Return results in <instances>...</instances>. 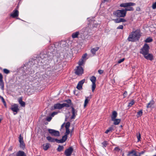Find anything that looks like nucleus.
<instances>
[{
    "mask_svg": "<svg viewBox=\"0 0 156 156\" xmlns=\"http://www.w3.org/2000/svg\"><path fill=\"white\" fill-rule=\"evenodd\" d=\"M73 150V148L72 147H69L65 150L64 154L66 156H70L72 154Z\"/></svg>",
    "mask_w": 156,
    "mask_h": 156,
    "instance_id": "8",
    "label": "nucleus"
},
{
    "mask_svg": "<svg viewBox=\"0 0 156 156\" xmlns=\"http://www.w3.org/2000/svg\"><path fill=\"white\" fill-rule=\"evenodd\" d=\"M102 144L103 145V147H106L107 145L108 144V143L107 141H105L102 143Z\"/></svg>",
    "mask_w": 156,
    "mask_h": 156,
    "instance_id": "41",
    "label": "nucleus"
},
{
    "mask_svg": "<svg viewBox=\"0 0 156 156\" xmlns=\"http://www.w3.org/2000/svg\"><path fill=\"white\" fill-rule=\"evenodd\" d=\"M2 75L0 73V86L2 90L4 89V83L2 82Z\"/></svg>",
    "mask_w": 156,
    "mask_h": 156,
    "instance_id": "20",
    "label": "nucleus"
},
{
    "mask_svg": "<svg viewBox=\"0 0 156 156\" xmlns=\"http://www.w3.org/2000/svg\"><path fill=\"white\" fill-rule=\"evenodd\" d=\"M114 21L115 23H119L121 22H126V20L125 19L122 18L116 19L114 20Z\"/></svg>",
    "mask_w": 156,
    "mask_h": 156,
    "instance_id": "19",
    "label": "nucleus"
},
{
    "mask_svg": "<svg viewBox=\"0 0 156 156\" xmlns=\"http://www.w3.org/2000/svg\"><path fill=\"white\" fill-rule=\"evenodd\" d=\"M99 48V47H96V48H94L91 50V52L93 55H95L96 51H97Z\"/></svg>",
    "mask_w": 156,
    "mask_h": 156,
    "instance_id": "24",
    "label": "nucleus"
},
{
    "mask_svg": "<svg viewBox=\"0 0 156 156\" xmlns=\"http://www.w3.org/2000/svg\"><path fill=\"white\" fill-rule=\"evenodd\" d=\"M134 103V100H132L129 103L128 105V106L131 107L133 105Z\"/></svg>",
    "mask_w": 156,
    "mask_h": 156,
    "instance_id": "39",
    "label": "nucleus"
},
{
    "mask_svg": "<svg viewBox=\"0 0 156 156\" xmlns=\"http://www.w3.org/2000/svg\"><path fill=\"white\" fill-rule=\"evenodd\" d=\"M20 147L23 149L25 148V146L24 142L20 143Z\"/></svg>",
    "mask_w": 156,
    "mask_h": 156,
    "instance_id": "35",
    "label": "nucleus"
},
{
    "mask_svg": "<svg viewBox=\"0 0 156 156\" xmlns=\"http://www.w3.org/2000/svg\"><path fill=\"white\" fill-rule=\"evenodd\" d=\"M127 93L126 91H125L123 94V98H125L127 96Z\"/></svg>",
    "mask_w": 156,
    "mask_h": 156,
    "instance_id": "50",
    "label": "nucleus"
},
{
    "mask_svg": "<svg viewBox=\"0 0 156 156\" xmlns=\"http://www.w3.org/2000/svg\"><path fill=\"white\" fill-rule=\"evenodd\" d=\"M64 124H65V123H64L63 124H62V126H61V127H62V128L63 126H64Z\"/></svg>",
    "mask_w": 156,
    "mask_h": 156,
    "instance_id": "62",
    "label": "nucleus"
},
{
    "mask_svg": "<svg viewBox=\"0 0 156 156\" xmlns=\"http://www.w3.org/2000/svg\"><path fill=\"white\" fill-rule=\"evenodd\" d=\"M150 47L147 44L145 43L143 48L141 49L140 53L142 54L143 56L147 55L149 53Z\"/></svg>",
    "mask_w": 156,
    "mask_h": 156,
    "instance_id": "2",
    "label": "nucleus"
},
{
    "mask_svg": "<svg viewBox=\"0 0 156 156\" xmlns=\"http://www.w3.org/2000/svg\"><path fill=\"white\" fill-rule=\"evenodd\" d=\"M136 40H128L129 41H131L132 42H135L136 41Z\"/></svg>",
    "mask_w": 156,
    "mask_h": 156,
    "instance_id": "57",
    "label": "nucleus"
},
{
    "mask_svg": "<svg viewBox=\"0 0 156 156\" xmlns=\"http://www.w3.org/2000/svg\"><path fill=\"white\" fill-rule=\"evenodd\" d=\"M3 71L5 73L7 74H8L9 72V70L5 69H3Z\"/></svg>",
    "mask_w": 156,
    "mask_h": 156,
    "instance_id": "43",
    "label": "nucleus"
},
{
    "mask_svg": "<svg viewBox=\"0 0 156 156\" xmlns=\"http://www.w3.org/2000/svg\"><path fill=\"white\" fill-rule=\"evenodd\" d=\"M114 15L119 17H124L126 16V12L124 9L117 10L114 12Z\"/></svg>",
    "mask_w": 156,
    "mask_h": 156,
    "instance_id": "3",
    "label": "nucleus"
},
{
    "mask_svg": "<svg viewBox=\"0 0 156 156\" xmlns=\"http://www.w3.org/2000/svg\"><path fill=\"white\" fill-rule=\"evenodd\" d=\"M144 153V151H142L139 153L138 156H141V155L142 154H143Z\"/></svg>",
    "mask_w": 156,
    "mask_h": 156,
    "instance_id": "53",
    "label": "nucleus"
},
{
    "mask_svg": "<svg viewBox=\"0 0 156 156\" xmlns=\"http://www.w3.org/2000/svg\"><path fill=\"white\" fill-rule=\"evenodd\" d=\"M3 103H4V105L5 106H6V103L5 101H4L3 102Z\"/></svg>",
    "mask_w": 156,
    "mask_h": 156,
    "instance_id": "61",
    "label": "nucleus"
},
{
    "mask_svg": "<svg viewBox=\"0 0 156 156\" xmlns=\"http://www.w3.org/2000/svg\"><path fill=\"white\" fill-rule=\"evenodd\" d=\"M85 80L84 79L79 82L76 87V88L78 90H80L82 89L83 85L84 83L85 82Z\"/></svg>",
    "mask_w": 156,
    "mask_h": 156,
    "instance_id": "10",
    "label": "nucleus"
},
{
    "mask_svg": "<svg viewBox=\"0 0 156 156\" xmlns=\"http://www.w3.org/2000/svg\"><path fill=\"white\" fill-rule=\"evenodd\" d=\"M98 25V24H97L96 25H94V27H97Z\"/></svg>",
    "mask_w": 156,
    "mask_h": 156,
    "instance_id": "59",
    "label": "nucleus"
},
{
    "mask_svg": "<svg viewBox=\"0 0 156 156\" xmlns=\"http://www.w3.org/2000/svg\"><path fill=\"white\" fill-rule=\"evenodd\" d=\"M57 112H53V113H52L51 114V116L52 117L54 116L56 114H57Z\"/></svg>",
    "mask_w": 156,
    "mask_h": 156,
    "instance_id": "54",
    "label": "nucleus"
},
{
    "mask_svg": "<svg viewBox=\"0 0 156 156\" xmlns=\"http://www.w3.org/2000/svg\"><path fill=\"white\" fill-rule=\"evenodd\" d=\"M90 80L92 83V90L93 92H94L96 87V84H95L96 77L94 76H92L90 77Z\"/></svg>",
    "mask_w": 156,
    "mask_h": 156,
    "instance_id": "6",
    "label": "nucleus"
},
{
    "mask_svg": "<svg viewBox=\"0 0 156 156\" xmlns=\"http://www.w3.org/2000/svg\"><path fill=\"white\" fill-rule=\"evenodd\" d=\"M111 132L108 129H107L105 132V133L107 134L108 132Z\"/></svg>",
    "mask_w": 156,
    "mask_h": 156,
    "instance_id": "56",
    "label": "nucleus"
},
{
    "mask_svg": "<svg viewBox=\"0 0 156 156\" xmlns=\"http://www.w3.org/2000/svg\"><path fill=\"white\" fill-rule=\"evenodd\" d=\"M152 8L153 9H155L156 8V2L153 4Z\"/></svg>",
    "mask_w": 156,
    "mask_h": 156,
    "instance_id": "45",
    "label": "nucleus"
},
{
    "mask_svg": "<svg viewBox=\"0 0 156 156\" xmlns=\"http://www.w3.org/2000/svg\"><path fill=\"white\" fill-rule=\"evenodd\" d=\"M117 115V113L115 111H113L112 112V114L111 115L112 120H113L114 119H116Z\"/></svg>",
    "mask_w": 156,
    "mask_h": 156,
    "instance_id": "18",
    "label": "nucleus"
},
{
    "mask_svg": "<svg viewBox=\"0 0 156 156\" xmlns=\"http://www.w3.org/2000/svg\"><path fill=\"white\" fill-rule=\"evenodd\" d=\"M40 56L41 59H43L47 57V55L46 54H44L43 53H41L40 54Z\"/></svg>",
    "mask_w": 156,
    "mask_h": 156,
    "instance_id": "29",
    "label": "nucleus"
},
{
    "mask_svg": "<svg viewBox=\"0 0 156 156\" xmlns=\"http://www.w3.org/2000/svg\"><path fill=\"white\" fill-rule=\"evenodd\" d=\"M141 35L139 30H136L132 32L129 35L127 39H138L140 38Z\"/></svg>",
    "mask_w": 156,
    "mask_h": 156,
    "instance_id": "1",
    "label": "nucleus"
},
{
    "mask_svg": "<svg viewBox=\"0 0 156 156\" xmlns=\"http://www.w3.org/2000/svg\"><path fill=\"white\" fill-rule=\"evenodd\" d=\"M84 60L83 59H81L80 60H79L78 62V64L79 65V66H80L82 65L83 63V61Z\"/></svg>",
    "mask_w": 156,
    "mask_h": 156,
    "instance_id": "34",
    "label": "nucleus"
},
{
    "mask_svg": "<svg viewBox=\"0 0 156 156\" xmlns=\"http://www.w3.org/2000/svg\"><path fill=\"white\" fill-rule=\"evenodd\" d=\"M72 113V115L71 117V119H74L76 115H77V111L76 110L73 106H71Z\"/></svg>",
    "mask_w": 156,
    "mask_h": 156,
    "instance_id": "11",
    "label": "nucleus"
},
{
    "mask_svg": "<svg viewBox=\"0 0 156 156\" xmlns=\"http://www.w3.org/2000/svg\"><path fill=\"white\" fill-rule=\"evenodd\" d=\"M48 130L49 133L51 136L56 137L60 136V133L58 131L51 129H48Z\"/></svg>",
    "mask_w": 156,
    "mask_h": 156,
    "instance_id": "4",
    "label": "nucleus"
},
{
    "mask_svg": "<svg viewBox=\"0 0 156 156\" xmlns=\"http://www.w3.org/2000/svg\"><path fill=\"white\" fill-rule=\"evenodd\" d=\"M79 35V32H76L75 33H73L72 35V37L73 38H79L78 36Z\"/></svg>",
    "mask_w": 156,
    "mask_h": 156,
    "instance_id": "26",
    "label": "nucleus"
},
{
    "mask_svg": "<svg viewBox=\"0 0 156 156\" xmlns=\"http://www.w3.org/2000/svg\"><path fill=\"white\" fill-rule=\"evenodd\" d=\"M19 141L20 143L24 142L23 140V137L22 136L21 134H20L19 136Z\"/></svg>",
    "mask_w": 156,
    "mask_h": 156,
    "instance_id": "36",
    "label": "nucleus"
},
{
    "mask_svg": "<svg viewBox=\"0 0 156 156\" xmlns=\"http://www.w3.org/2000/svg\"><path fill=\"white\" fill-rule=\"evenodd\" d=\"M115 151H120V149L118 147H115Z\"/></svg>",
    "mask_w": 156,
    "mask_h": 156,
    "instance_id": "55",
    "label": "nucleus"
},
{
    "mask_svg": "<svg viewBox=\"0 0 156 156\" xmlns=\"http://www.w3.org/2000/svg\"><path fill=\"white\" fill-rule=\"evenodd\" d=\"M52 119V118L51 117H48L46 118V120L48 122H50L51 119Z\"/></svg>",
    "mask_w": 156,
    "mask_h": 156,
    "instance_id": "46",
    "label": "nucleus"
},
{
    "mask_svg": "<svg viewBox=\"0 0 156 156\" xmlns=\"http://www.w3.org/2000/svg\"><path fill=\"white\" fill-rule=\"evenodd\" d=\"M3 103H4V105L5 106H6V103L5 101H4L3 102Z\"/></svg>",
    "mask_w": 156,
    "mask_h": 156,
    "instance_id": "60",
    "label": "nucleus"
},
{
    "mask_svg": "<svg viewBox=\"0 0 156 156\" xmlns=\"http://www.w3.org/2000/svg\"><path fill=\"white\" fill-rule=\"evenodd\" d=\"M16 156H26V155L24 151H19L17 152Z\"/></svg>",
    "mask_w": 156,
    "mask_h": 156,
    "instance_id": "23",
    "label": "nucleus"
},
{
    "mask_svg": "<svg viewBox=\"0 0 156 156\" xmlns=\"http://www.w3.org/2000/svg\"><path fill=\"white\" fill-rule=\"evenodd\" d=\"M154 104V101L153 100H152L150 102L147 104V108H151L152 105Z\"/></svg>",
    "mask_w": 156,
    "mask_h": 156,
    "instance_id": "27",
    "label": "nucleus"
},
{
    "mask_svg": "<svg viewBox=\"0 0 156 156\" xmlns=\"http://www.w3.org/2000/svg\"><path fill=\"white\" fill-rule=\"evenodd\" d=\"M112 121H114V124L116 125L119 124L121 120L120 119H115Z\"/></svg>",
    "mask_w": 156,
    "mask_h": 156,
    "instance_id": "25",
    "label": "nucleus"
},
{
    "mask_svg": "<svg viewBox=\"0 0 156 156\" xmlns=\"http://www.w3.org/2000/svg\"><path fill=\"white\" fill-rule=\"evenodd\" d=\"M70 123L69 122H67L66 125L65 126V128L66 129H69V127L70 126Z\"/></svg>",
    "mask_w": 156,
    "mask_h": 156,
    "instance_id": "37",
    "label": "nucleus"
},
{
    "mask_svg": "<svg viewBox=\"0 0 156 156\" xmlns=\"http://www.w3.org/2000/svg\"><path fill=\"white\" fill-rule=\"evenodd\" d=\"M1 98H2V101L3 102L4 101H5L4 100V99L2 97H1Z\"/></svg>",
    "mask_w": 156,
    "mask_h": 156,
    "instance_id": "58",
    "label": "nucleus"
},
{
    "mask_svg": "<svg viewBox=\"0 0 156 156\" xmlns=\"http://www.w3.org/2000/svg\"><path fill=\"white\" fill-rule=\"evenodd\" d=\"M64 148V147L63 146L59 145L57 150L58 151L60 152L63 150Z\"/></svg>",
    "mask_w": 156,
    "mask_h": 156,
    "instance_id": "32",
    "label": "nucleus"
},
{
    "mask_svg": "<svg viewBox=\"0 0 156 156\" xmlns=\"http://www.w3.org/2000/svg\"><path fill=\"white\" fill-rule=\"evenodd\" d=\"M48 124V122H46V123H45V125H47Z\"/></svg>",
    "mask_w": 156,
    "mask_h": 156,
    "instance_id": "64",
    "label": "nucleus"
},
{
    "mask_svg": "<svg viewBox=\"0 0 156 156\" xmlns=\"http://www.w3.org/2000/svg\"><path fill=\"white\" fill-rule=\"evenodd\" d=\"M146 39H151L150 37H148Z\"/></svg>",
    "mask_w": 156,
    "mask_h": 156,
    "instance_id": "63",
    "label": "nucleus"
},
{
    "mask_svg": "<svg viewBox=\"0 0 156 156\" xmlns=\"http://www.w3.org/2000/svg\"><path fill=\"white\" fill-rule=\"evenodd\" d=\"M135 5V4L133 2H128L126 3H123L121 4L120 5V6L123 7H128L134 6Z\"/></svg>",
    "mask_w": 156,
    "mask_h": 156,
    "instance_id": "9",
    "label": "nucleus"
},
{
    "mask_svg": "<svg viewBox=\"0 0 156 156\" xmlns=\"http://www.w3.org/2000/svg\"><path fill=\"white\" fill-rule=\"evenodd\" d=\"M153 40H145V42L146 43L151 42Z\"/></svg>",
    "mask_w": 156,
    "mask_h": 156,
    "instance_id": "47",
    "label": "nucleus"
},
{
    "mask_svg": "<svg viewBox=\"0 0 156 156\" xmlns=\"http://www.w3.org/2000/svg\"><path fill=\"white\" fill-rule=\"evenodd\" d=\"M127 156H138L136 153V151L134 150L129 151ZM146 156H147L146 155Z\"/></svg>",
    "mask_w": 156,
    "mask_h": 156,
    "instance_id": "15",
    "label": "nucleus"
},
{
    "mask_svg": "<svg viewBox=\"0 0 156 156\" xmlns=\"http://www.w3.org/2000/svg\"><path fill=\"white\" fill-rule=\"evenodd\" d=\"M19 11L18 10L15 9L12 12V13L10 14V16L12 18H16L17 17L19 16Z\"/></svg>",
    "mask_w": 156,
    "mask_h": 156,
    "instance_id": "13",
    "label": "nucleus"
},
{
    "mask_svg": "<svg viewBox=\"0 0 156 156\" xmlns=\"http://www.w3.org/2000/svg\"><path fill=\"white\" fill-rule=\"evenodd\" d=\"M75 73L78 76H81L83 73V70L82 67L80 66H78L75 69Z\"/></svg>",
    "mask_w": 156,
    "mask_h": 156,
    "instance_id": "5",
    "label": "nucleus"
},
{
    "mask_svg": "<svg viewBox=\"0 0 156 156\" xmlns=\"http://www.w3.org/2000/svg\"><path fill=\"white\" fill-rule=\"evenodd\" d=\"M123 28V26L122 25H120L119 26L117 27V29H122Z\"/></svg>",
    "mask_w": 156,
    "mask_h": 156,
    "instance_id": "52",
    "label": "nucleus"
},
{
    "mask_svg": "<svg viewBox=\"0 0 156 156\" xmlns=\"http://www.w3.org/2000/svg\"><path fill=\"white\" fill-rule=\"evenodd\" d=\"M91 98V96H90V97H86V98L84 101V106L85 107L87 104L88 103L89 101H90V99Z\"/></svg>",
    "mask_w": 156,
    "mask_h": 156,
    "instance_id": "21",
    "label": "nucleus"
},
{
    "mask_svg": "<svg viewBox=\"0 0 156 156\" xmlns=\"http://www.w3.org/2000/svg\"><path fill=\"white\" fill-rule=\"evenodd\" d=\"M98 73L100 74H102L103 72H104V71L103 70H101V69H99L98 70Z\"/></svg>",
    "mask_w": 156,
    "mask_h": 156,
    "instance_id": "49",
    "label": "nucleus"
},
{
    "mask_svg": "<svg viewBox=\"0 0 156 156\" xmlns=\"http://www.w3.org/2000/svg\"><path fill=\"white\" fill-rule=\"evenodd\" d=\"M144 58L147 60L152 61L154 59L153 55L151 54L148 53L147 55H144Z\"/></svg>",
    "mask_w": 156,
    "mask_h": 156,
    "instance_id": "12",
    "label": "nucleus"
},
{
    "mask_svg": "<svg viewBox=\"0 0 156 156\" xmlns=\"http://www.w3.org/2000/svg\"><path fill=\"white\" fill-rule=\"evenodd\" d=\"M143 114L142 110H141L137 112V115H136L137 117H139L141 116Z\"/></svg>",
    "mask_w": 156,
    "mask_h": 156,
    "instance_id": "30",
    "label": "nucleus"
},
{
    "mask_svg": "<svg viewBox=\"0 0 156 156\" xmlns=\"http://www.w3.org/2000/svg\"><path fill=\"white\" fill-rule=\"evenodd\" d=\"M50 146V144L49 143H46L43 144V149L45 150H47Z\"/></svg>",
    "mask_w": 156,
    "mask_h": 156,
    "instance_id": "22",
    "label": "nucleus"
},
{
    "mask_svg": "<svg viewBox=\"0 0 156 156\" xmlns=\"http://www.w3.org/2000/svg\"><path fill=\"white\" fill-rule=\"evenodd\" d=\"M124 9L126 11V12L127 11H131L133 10V8L132 7H130V6L126 7Z\"/></svg>",
    "mask_w": 156,
    "mask_h": 156,
    "instance_id": "31",
    "label": "nucleus"
},
{
    "mask_svg": "<svg viewBox=\"0 0 156 156\" xmlns=\"http://www.w3.org/2000/svg\"><path fill=\"white\" fill-rule=\"evenodd\" d=\"M87 56V53H85L82 56V58L81 59H83L84 60V59Z\"/></svg>",
    "mask_w": 156,
    "mask_h": 156,
    "instance_id": "51",
    "label": "nucleus"
},
{
    "mask_svg": "<svg viewBox=\"0 0 156 156\" xmlns=\"http://www.w3.org/2000/svg\"><path fill=\"white\" fill-rule=\"evenodd\" d=\"M19 102L22 106L24 107L25 106V102L23 101L22 98H20L19 99Z\"/></svg>",
    "mask_w": 156,
    "mask_h": 156,
    "instance_id": "28",
    "label": "nucleus"
},
{
    "mask_svg": "<svg viewBox=\"0 0 156 156\" xmlns=\"http://www.w3.org/2000/svg\"><path fill=\"white\" fill-rule=\"evenodd\" d=\"M46 139L48 140L49 142H56L58 143V139H54L52 138L51 136H48L46 137Z\"/></svg>",
    "mask_w": 156,
    "mask_h": 156,
    "instance_id": "14",
    "label": "nucleus"
},
{
    "mask_svg": "<svg viewBox=\"0 0 156 156\" xmlns=\"http://www.w3.org/2000/svg\"><path fill=\"white\" fill-rule=\"evenodd\" d=\"M66 132L65 135L68 136V135L70 131L69 129H66Z\"/></svg>",
    "mask_w": 156,
    "mask_h": 156,
    "instance_id": "42",
    "label": "nucleus"
},
{
    "mask_svg": "<svg viewBox=\"0 0 156 156\" xmlns=\"http://www.w3.org/2000/svg\"><path fill=\"white\" fill-rule=\"evenodd\" d=\"M108 129L110 131V132H112L113 130V126H112L110 127H109Z\"/></svg>",
    "mask_w": 156,
    "mask_h": 156,
    "instance_id": "48",
    "label": "nucleus"
},
{
    "mask_svg": "<svg viewBox=\"0 0 156 156\" xmlns=\"http://www.w3.org/2000/svg\"><path fill=\"white\" fill-rule=\"evenodd\" d=\"M53 107L54 109H60L62 108V104L60 103H57L54 105Z\"/></svg>",
    "mask_w": 156,
    "mask_h": 156,
    "instance_id": "17",
    "label": "nucleus"
},
{
    "mask_svg": "<svg viewBox=\"0 0 156 156\" xmlns=\"http://www.w3.org/2000/svg\"><path fill=\"white\" fill-rule=\"evenodd\" d=\"M19 106L18 105L15 104L12 106L11 108V110L13 112V114L14 115L16 114L20 109L19 108Z\"/></svg>",
    "mask_w": 156,
    "mask_h": 156,
    "instance_id": "7",
    "label": "nucleus"
},
{
    "mask_svg": "<svg viewBox=\"0 0 156 156\" xmlns=\"http://www.w3.org/2000/svg\"><path fill=\"white\" fill-rule=\"evenodd\" d=\"M62 104V108L64 107H69L70 106H71L69 105L67 103H63Z\"/></svg>",
    "mask_w": 156,
    "mask_h": 156,
    "instance_id": "40",
    "label": "nucleus"
},
{
    "mask_svg": "<svg viewBox=\"0 0 156 156\" xmlns=\"http://www.w3.org/2000/svg\"><path fill=\"white\" fill-rule=\"evenodd\" d=\"M137 137L138 139V141H140V139L141 138V134L140 132H138L137 133Z\"/></svg>",
    "mask_w": 156,
    "mask_h": 156,
    "instance_id": "38",
    "label": "nucleus"
},
{
    "mask_svg": "<svg viewBox=\"0 0 156 156\" xmlns=\"http://www.w3.org/2000/svg\"><path fill=\"white\" fill-rule=\"evenodd\" d=\"M67 136L66 135H65L63 136L62 139L60 140H58V143H63L67 139Z\"/></svg>",
    "mask_w": 156,
    "mask_h": 156,
    "instance_id": "16",
    "label": "nucleus"
},
{
    "mask_svg": "<svg viewBox=\"0 0 156 156\" xmlns=\"http://www.w3.org/2000/svg\"><path fill=\"white\" fill-rule=\"evenodd\" d=\"M65 101L67 103V104H68L71 107L73 105V104L71 102V101L70 99H68V100H66Z\"/></svg>",
    "mask_w": 156,
    "mask_h": 156,
    "instance_id": "33",
    "label": "nucleus"
},
{
    "mask_svg": "<svg viewBox=\"0 0 156 156\" xmlns=\"http://www.w3.org/2000/svg\"><path fill=\"white\" fill-rule=\"evenodd\" d=\"M125 60V58H122V59H120L119 60L118 62V63H120L122 62H123Z\"/></svg>",
    "mask_w": 156,
    "mask_h": 156,
    "instance_id": "44",
    "label": "nucleus"
}]
</instances>
